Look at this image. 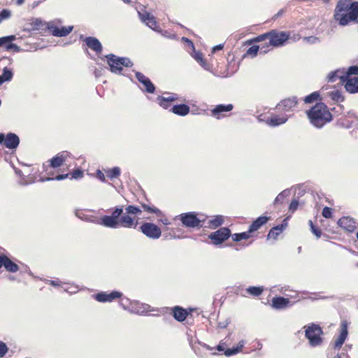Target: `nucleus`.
Wrapping results in <instances>:
<instances>
[{
    "label": "nucleus",
    "mask_w": 358,
    "mask_h": 358,
    "mask_svg": "<svg viewBox=\"0 0 358 358\" xmlns=\"http://www.w3.org/2000/svg\"><path fill=\"white\" fill-rule=\"evenodd\" d=\"M20 143L19 137L13 133H8L5 135L3 133H0V145H3L6 148L13 150L16 149Z\"/></svg>",
    "instance_id": "obj_12"
},
{
    "label": "nucleus",
    "mask_w": 358,
    "mask_h": 358,
    "mask_svg": "<svg viewBox=\"0 0 358 358\" xmlns=\"http://www.w3.org/2000/svg\"><path fill=\"white\" fill-rule=\"evenodd\" d=\"M96 177L102 182L106 181L105 175L101 170H97L96 171Z\"/></svg>",
    "instance_id": "obj_50"
},
{
    "label": "nucleus",
    "mask_w": 358,
    "mask_h": 358,
    "mask_svg": "<svg viewBox=\"0 0 358 358\" xmlns=\"http://www.w3.org/2000/svg\"><path fill=\"white\" fill-rule=\"evenodd\" d=\"M165 94L168 95L167 96H158L157 98V102L159 105L163 108L168 109L172 106V103L178 100V96L176 94H170L165 93Z\"/></svg>",
    "instance_id": "obj_19"
},
{
    "label": "nucleus",
    "mask_w": 358,
    "mask_h": 358,
    "mask_svg": "<svg viewBox=\"0 0 358 358\" xmlns=\"http://www.w3.org/2000/svg\"><path fill=\"white\" fill-rule=\"evenodd\" d=\"M6 50L7 51L13 50L15 52H19L20 51V47L17 46L16 44L14 43H8L6 46Z\"/></svg>",
    "instance_id": "obj_47"
},
{
    "label": "nucleus",
    "mask_w": 358,
    "mask_h": 358,
    "mask_svg": "<svg viewBox=\"0 0 358 358\" xmlns=\"http://www.w3.org/2000/svg\"><path fill=\"white\" fill-rule=\"evenodd\" d=\"M49 284L54 287L61 286V282L59 280H49Z\"/></svg>",
    "instance_id": "obj_52"
},
{
    "label": "nucleus",
    "mask_w": 358,
    "mask_h": 358,
    "mask_svg": "<svg viewBox=\"0 0 358 358\" xmlns=\"http://www.w3.org/2000/svg\"><path fill=\"white\" fill-rule=\"evenodd\" d=\"M6 38L9 43H11L12 41H13L16 39V37L15 35L7 36H6Z\"/></svg>",
    "instance_id": "obj_53"
},
{
    "label": "nucleus",
    "mask_w": 358,
    "mask_h": 358,
    "mask_svg": "<svg viewBox=\"0 0 358 358\" xmlns=\"http://www.w3.org/2000/svg\"><path fill=\"white\" fill-rule=\"evenodd\" d=\"M320 99V94L318 92H314L306 96L304 99V101L306 103H311Z\"/></svg>",
    "instance_id": "obj_39"
},
{
    "label": "nucleus",
    "mask_w": 358,
    "mask_h": 358,
    "mask_svg": "<svg viewBox=\"0 0 358 358\" xmlns=\"http://www.w3.org/2000/svg\"><path fill=\"white\" fill-rule=\"evenodd\" d=\"M161 222L165 225H169L170 224V222L167 218L162 219Z\"/></svg>",
    "instance_id": "obj_57"
},
{
    "label": "nucleus",
    "mask_w": 358,
    "mask_h": 358,
    "mask_svg": "<svg viewBox=\"0 0 358 358\" xmlns=\"http://www.w3.org/2000/svg\"><path fill=\"white\" fill-rule=\"evenodd\" d=\"M234 106L231 103L227 105L219 104L217 105L212 110L211 115L217 119H220L224 117V113L232 110Z\"/></svg>",
    "instance_id": "obj_21"
},
{
    "label": "nucleus",
    "mask_w": 358,
    "mask_h": 358,
    "mask_svg": "<svg viewBox=\"0 0 358 358\" xmlns=\"http://www.w3.org/2000/svg\"><path fill=\"white\" fill-rule=\"evenodd\" d=\"M330 96L333 100L336 101H343L344 100V97L343 96L341 92L338 90L331 92Z\"/></svg>",
    "instance_id": "obj_41"
},
{
    "label": "nucleus",
    "mask_w": 358,
    "mask_h": 358,
    "mask_svg": "<svg viewBox=\"0 0 358 358\" xmlns=\"http://www.w3.org/2000/svg\"><path fill=\"white\" fill-rule=\"evenodd\" d=\"M298 104V99L296 96L286 98L277 104L276 108L278 110L287 113L293 110Z\"/></svg>",
    "instance_id": "obj_14"
},
{
    "label": "nucleus",
    "mask_w": 358,
    "mask_h": 358,
    "mask_svg": "<svg viewBox=\"0 0 358 358\" xmlns=\"http://www.w3.org/2000/svg\"><path fill=\"white\" fill-rule=\"evenodd\" d=\"M106 176L113 180L114 178H117L120 176V169L117 166L113 167L112 169H109L105 171Z\"/></svg>",
    "instance_id": "obj_38"
},
{
    "label": "nucleus",
    "mask_w": 358,
    "mask_h": 358,
    "mask_svg": "<svg viewBox=\"0 0 358 358\" xmlns=\"http://www.w3.org/2000/svg\"><path fill=\"white\" fill-rule=\"evenodd\" d=\"M299 206V202L296 200H293L289 206V210L292 212H294Z\"/></svg>",
    "instance_id": "obj_49"
},
{
    "label": "nucleus",
    "mask_w": 358,
    "mask_h": 358,
    "mask_svg": "<svg viewBox=\"0 0 358 358\" xmlns=\"http://www.w3.org/2000/svg\"><path fill=\"white\" fill-rule=\"evenodd\" d=\"M10 16V12L8 10L3 9L0 13V18L2 20L7 19Z\"/></svg>",
    "instance_id": "obj_48"
},
{
    "label": "nucleus",
    "mask_w": 358,
    "mask_h": 358,
    "mask_svg": "<svg viewBox=\"0 0 358 358\" xmlns=\"http://www.w3.org/2000/svg\"><path fill=\"white\" fill-rule=\"evenodd\" d=\"M1 22V19L0 18V22Z\"/></svg>",
    "instance_id": "obj_62"
},
{
    "label": "nucleus",
    "mask_w": 358,
    "mask_h": 358,
    "mask_svg": "<svg viewBox=\"0 0 358 358\" xmlns=\"http://www.w3.org/2000/svg\"><path fill=\"white\" fill-rule=\"evenodd\" d=\"M140 231L151 239H157L162 235L161 229L152 222H143L140 227Z\"/></svg>",
    "instance_id": "obj_9"
},
{
    "label": "nucleus",
    "mask_w": 358,
    "mask_h": 358,
    "mask_svg": "<svg viewBox=\"0 0 358 358\" xmlns=\"http://www.w3.org/2000/svg\"><path fill=\"white\" fill-rule=\"evenodd\" d=\"M106 58L112 73H122L123 66L131 67L133 66V63L127 57H119L113 54H109L106 55Z\"/></svg>",
    "instance_id": "obj_7"
},
{
    "label": "nucleus",
    "mask_w": 358,
    "mask_h": 358,
    "mask_svg": "<svg viewBox=\"0 0 358 358\" xmlns=\"http://www.w3.org/2000/svg\"><path fill=\"white\" fill-rule=\"evenodd\" d=\"M264 291L263 287H255L251 286L245 289L246 294L252 296H260Z\"/></svg>",
    "instance_id": "obj_36"
},
{
    "label": "nucleus",
    "mask_w": 358,
    "mask_h": 358,
    "mask_svg": "<svg viewBox=\"0 0 358 358\" xmlns=\"http://www.w3.org/2000/svg\"><path fill=\"white\" fill-rule=\"evenodd\" d=\"M309 225H310V230L312 231V233L317 237V238H320L321 235H322V231L321 230L317 227L315 225H314L313 222L312 220H309Z\"/></svg>",
    "instance_id": "obj_42"
},
{
    "label": "nucleus",
    "mask_w": 358,
    "mask_h": 358,
    "mask_svg": "<svg viewBox=\"0 0 358 358\" xmlns=\"http://www.w3.org/2000/svg\"><path fill=\"white\" fill-rule=\"evenodd\" d=\"M345 77H358V66H352L345 72Z\"/></svg>",
    "instance_id": "obj_40"
},
{
    "label": "nucleus",
    "mask_w": 358,
    "mask_h": 358,
    "mask_svg": "<svg viewBox=\"0 0 358 358\" xmlns=\"http://www.w3.org/2000/svg\"><path fill=\"white\" fill-rule=\"evenodd\" d=\"M196 59L197 60H202V55L201 54H196Z\"/></svg>",
    "instance_id": "obj_58"
},
{
    "label": "nucleus",
    "mask_w": 358,
    "mask_h": 358,
    "mask_svg": "<svg viewBox=\"0 0 358 358\" xmlns=\"http://www.w3.org/2000/svg\"><path fill=\"white\" fill-rule=\"evenodd\" d=\"M288 117L286 115L271 114L270 117L266 120V122L269 126L276 127L285 123Z\"/></svg>",
    "instance_id": "obj_27"
},
{
    "label": "nucleus",
    "mask_w": 358,
    "mask_h": 358,
    "mask_svg": "<svg viewBox=\"0 0 358 358\" xmlns=\"http://www.w3.org/2000/svg\"><path fill=\"white\" fill-rule=\"evenodd\" d=\"M70 175L71 179H80L84 176V172L81 169H76L73 170L71 173L59 174L55 177H47L45 180H61L69 178Z\"/></svg>",
    "instance_id": "obj_20"
},
{
    "label": "nucleus",
    "mask_w": 358,
    "mask_h": 358,
    "mask_svg": "<svg viewBox=\"0 0 358 358\" xmlns=\"http://www.w3.org/2000/svg\"><path fill=\"white\" fill-rule=\"evenodd\" d=\"M142 209L148 213H153L158 216L162 215V211L155 206H150L146 203H141Z\"/></svg>",
    "instance_id": "obj_35"
},
{
    "label": "nucleus",
    "mask_w": 358,
    "mask_h": 358,
    "mask_svg": "<svg viewBox=\"0 0 358 358\" xmlns=\"http://www.w3.org/2000/svg\"><path fill=\"white\" fill-rule=\"evenodd\" d=\"M143 210L134 205H128L125 208V213L122 214L123 209L120 206L114 208L111 215H104L100 218L99 224L106 227L115 229L119 227L136 229L138 225L139 216Z\"/></svg>",
    "instance_id": "obj_1"
},
{
    "label": "nucleus",
    "mask_w": 358,
    "mask_h": 358,
    "mask_svg": "<svg viewBox=\"0 0 358 358\" xmlns=\"http://www.w3.org/2000/svg\"><path fill=\"white\" fill-rule=\"evenodd\" d=\"M337 79H339V83L343 85L345 80V72L337 70L334 72H331L328 76V82L334 83L336 81Z\"/></svg>",
    "instance_id": "obj_31"
},
{
    "label": "nucleus",
    "mask_w": 358,
    "mask_h": 358,
    "mask_svg": "<svg viewBox=\"0 0 358 358\" xmlns=\"http://www.w3.org/2000/svg\"><path fill=\"white\" fill-rule=\"evenodd\" d=\"M322 215L325 218H331L332 217V209L329 207H324L322 210Z\"/></svg>",
    "instance_id": "obj_45"
},
{
    "label": "nucleus",
    "mask_w": 358,
    "mask_h": 358,
    "mask_svg": "<svg viewBox=\"0 0 358 358\" xmlns=\"http://www.w3.org/2000/svg\"><path fill=\"white\" fill-rule=\"evenodd\" d=\"M136 9L141 20L145 22L149 27L154 30L159 27L155 17L148 12L142 4H139L136 6Z\"/></svg>",
    "instance_id": "obj_10"
},
{
    "label": "nucleus",
    "mask_w": 358,
    "mask_h": 358,
    "mask_svg": "<svg viewBox=\"0 0 358 358\" xmlns=\"http://www.w3.org/2000/svg\"><path fill=\"white\" fill-rule=\"evenodd\" d=\"M8 41H7L6 36H3V37H1L0 38V47L3 46V45H5V47L6 46L7 44H8Z\"/></svg>",
    "instance_id": "obj_51"
},
{
    "label": "nucleus",
    "mask_w": 358,
    "mask_h": 358,
    "mask_svg": "<svg viewBox=\"0 0 358 358\" xmlns=\"http://www.w3.org/2000/svg\"><path fill=\"white\" fill-rule=\"evenodd\" d=\"M306 114L310 124L317 128H322L333 119L329 108L322 102L317 103L309 110H307Z\"/></svg>",
    "instance_id": "obj_4"
},
{
    "label": "nucleus",
    "mask_w": 358,
    "mask_h": 358,
    "mask_svg": "<svg viewBox=\"0 0 358 358\" xmlns=\"http://www.w3.org/2000/svg\"><path fill=\"white\" fill-rule=\"evenodd\" d=\"M8 348L6 344L2 341H0V358L4 357L8 352Z\"/></svg>",
    "instance_id": "obj_46"
},
{
    "label": "nucleus",
    "mask_w": 358,
    "mask_h": 358,
    "mask_svg": "<svg viewBox=\"0 0 358 358\" xmlns=\"http://www.w3.org/2000/svg\"><path fill=\"white\" fill-rule=\"evenodd\" d=\"M135 77L139 83H141L145 87V92L153 94L155 92V86L152 81L141 72H136Z\"/></svg>",
    "instance_id": "obj_18"
},
{
    "label": "nucleus",
    "mask_w": 358,
    "mask_h": 358,
    "mask_svg": "<svg viewBox=\"0 0 358 358\" xmlns=\"http://www.w3.org/2000/svg\"><path fill=\"white\" fill-rule=\"evenodd\" d=\"M290 34L287 31H278L277 29H272L266 33L260 34L255 38L248 41V44H252V43L264 42L268 40V42H266L262 44V52L263 53L268 52L271 50V47H280L285 45V43L289 40Z\"/></svg>",
    "instance_id": "obj_2"
},
{
    "label": "nucleus",
    "mask_w": 358,
    "mask_h": 358,
    "mask_svg": "<svg viewBox=\"0 0 358 358\" xmlns=\"http://www.w3.org/2000/svg\"><path fill=\"white\" fill-rule=\"evenodd\" d=\"M343 85L348 92L358 93V77H345Z\"/></svg>",
    "instance_id": "obj_23"
},
{
    "label": "nucleus",
    "mask_w": 358,
    "mask_h": 358,
    "mask_svg": "<svg viewBox=\"0 0 358 358\" xmlns=\"http://www.w3.org/2000/svg\"><path fill=\"white\" fill-rule=\"evenodd\" d=\"M287 194L288 193L285 190L280 192L275 199L274 204L282 203Z\"/></svg>",
    "instance_id": "obj_43"
},
{
    "label": "nucleus",
    "mask_w": 358,
    "mask_h": 358,
    "mask_svg": "<svg viewBox=\"0 0 358 358\" xmlns=\"http://www.w3.org/2000/svg\"><path fill=\"white\" fill-rule=\"evenodd\" d=\"M231 236V231L227 227H222L211 233L208 238L215 245H220Z\"/></svg>",
    "instance_id": "obj_11"
},
{
    "label": "nucleus",
    "mask_w": 358,
    "mask_h": 358,
    "mask_svg": "<svg viewBox=\"0 0 358 358\" xmlns=\"http://www.w3.org/2000/svg\"><path fill=\"white\" fill-rule=\"evenodd\" d=\"M122 293L119 291H112L111 292H101L93 295V298L101 303L112 302L113 301L120 299Z\"/></svg>",
    "instance_id": "obj_13"
},
{
    "label": "nucleus",
    "mask_w": 358,
    "mask_h": 358,
    "mask_svg": "<svg viewBox=\"0 0 358 358\" xmlns=\"http://www.w3.org/2000/svg\"><path fill=\"white\" fill-rule=\"evenodd\" d=\"M357 22H358V20H357Z\"/></svg>",
    "instance_id": "obj_63"
},
{
    "label": "nucleus",
    "mask_w": 358,
    "mask_h": 358,
    "mask_svg": "<svg viewBox=\"0 0 358 358\" xmlns=\"http://www.w3.org/2000/svg\"><path fill=\"white\" fill-rule=\"evenodd\" d=\"M232 240L235 242H239L242 240H246L251 237H253L255 235L248 233V230L242 233H236L234 234H231Z\"/></svg>",
    "instance_id": "obj_34"
},
{
    "label": "nucleus",
    "mask_w": 358,
    "mask_h": 358,
    "mask_svg": "<svg viewBox=\"0 0 358 358\" xmlns=\"http://www.w3.org/2000/svg\"><path fill=\"white\" fill-rule=\"evenodd\" d=\"M338 1L334 11V19L341 26L358 19V1Z\"/></svg>",
    "instance_id": "obj_3"
},
{
    "label": "nucleus",
    "mask_w": 358,
    "mask_h": 358,
    "mask_svg": "<svg viewBox=\"0 0 358 358\" xmlns=\"http://www.w3.org/2000/svg\"><path fill=\"white\" fill-rule=\"evenodd\" d=\"M284 222H285V220H284ZM286 227L287 222H285L284 224L272 227L268 234V238L276 239L278 236L282 233Z\"/></svg>",
    "instance_id": "obj_32"
},
{
    "label": "nucleus",
    "mask_w": 358,
    "mask_h": 358,
    "mask_svg": "<svg viewBox=\"0 0 358 358\" xmlns=\"http://www.w3.org/2000/svg\"><path fill=\"white\" fill-rule=\"evenodd\" d=\"M333 358H348V355L345 353L342 352V353L337 354Z\"/></svg>",
    "instance_id": "obj_55"
},
{
    "label": "nucleus",
    "mask_w": 358,
    "mask_h": 358,
    "mask_svg": "<svg viewBox=\"0 0 358 358\" xmlns=\"http://www.w3.org/2000/svg\"><path fill=\"white\" fill-rule=\"evenodd\" d=\"M356 236H357V238L358 240V231L357 232Z\"/></svg>",
    "instance_id": "obj_61"
},
{
    "label": "nucleus",
    "mask_w": 358,
    "mask_h": 358,
    "mask_svg": "<svg viewBox=\"0 0 358 358\" xmlns=\"http://www.w3.org/2000/svg\"><path fill=\"white\" fill-rule=\"evenodd\" d=\"M73 29V26L57 27L55 24H48V29L51 32L52 35L57 37L66 36L69 34Z\"/></svg>",
    "instance_id": "obj_17"
},
{
    "label": "nucleus",
    "mask_w": 358,
    "mask_h": 358,
    "mask_svg": "<svg viewBox=\"0 0 358 358\" xmlns=\"http://www.w3.org/2000/svg\"><path fill=\"white\" fill-rule=\"evenodd\" d=\"M190 108L186 104H177L172 106L171 111L180 116H185L189 113Z\"/></svg>",
    "instance_id": "obj_30"
},
{
    "label": "nucleus",
    "mask_w": 358,
    "mask_h": 358,
    "mask_svg": "<svg viewBox=\"0 0 358 358\" xmlns=\"http://www.w3.org/2000/svg\"><path fill=\"white\" fill-rule=\"evenodd\" d=\"M224 343H220L217 347V350L219 352H224V354L226 356H231L237 354L238 352H241L243 345L244 342L243 341H240L236 347H233L232 348H228L225 350Z\"/></svg>",
    "instance_id": "obj_26"
},
{
    "label": "nucleus",
    "mask_w": 358,
    "mask_h": 358,
    "mask_svg": "<svg viewBox=\"0 0 358 358\" xmlns=\"http://www.w3.org/2000/svg\"><path fill=\"white\" fill-rule=\"evenodd\" d=\"M29 29L31 31H42L48 29V24L39 19L33 20L30 23H29Z\"/></svg>",
    "instance_id": "obj_33"
},
{
    "label": "nucleus",
    "mask_w": 358,
    "mask_h": 358,
    "mask_svg": "<svg viewBox=\"0 0 358 358\" xmlns=\"http://www.w3.org/2000/svg\"><path fill=\"white\" fill-rule=\"evenodd\" d=\"M192 311L193 309L192 308L185 309L179 306H176L171 308V314L178 322L185 321L187 316L191 314Z\"/></svg>",
    "instance_id": "obj_15"
},
{
    "label": "nucleus",
    "mask_w": 358,
    "mask_h": 358,
    "mask_svg": "<svg viewBox=\"0 0 358 358\" xmlns=\"http://www.w3.org/2000/svg\"><path fill=\"white\" fill-rule=\"evenodd\" d=\"M224 222V217L222 215H216L213 217L211 219L207 220L204 224L203 227L210 229H216L221 226Z\"/></svg>",
    "instance_id": "obj_29"
},
{
    "label": "nucleus",
    "mask_w": 358,
    "mask_h": 358,
    "mask_svg": "<svg viewBox=\"0 0 358 358\" xmlns=\"http://www.w3.org/2000/svg\"><path fill=\"white\" fill-rule=\"evenodd\" d=\"M182 40L185 42H186L188 45H191V46H193V43L191 40H189V38H186V37H182Z\"/></svg>",
    "instance_id": "obj_56"
},
{
    "label": "nucleus",
    "mask_w": 358,
    "mask_h": 358,
    "mask_svg": "<svg viewBox=\"0 0 358 358\" xmlns=\"http://www.w3.org/2000/svg\"><path fill=\"white\" fill-rule=\"evenodd\" d=\"M262 44L260 45H255L251 46L250 48H249L247 50L246 52L243 55V57H249V56L251 57H254L257 56L259 50H260L262 52Z\"/></svg>",
    "instance_id": "obj_37"
},
{
    "label": "nucleus",
    "mask_w": 358,
    "mask_h": 358,
    "mask_svg": "<svg viewBox=\"0 0 358 358\" xmlns=\"http://www.w3.org/2000/svg\"><path fill=\"white\" fill-rule=\"evenodd\" d=\"M17 4H18V5H20V4H22L24 1H17Z\"/></svg>",
    "instance_id": "obj_60"
},
{
    "label": "nucleus",
    "mask_w": 358,
    "mask_h": 358,
    "mask_svg": "<svg viewBox=\"0 0 358 358\" xmlns=\"http://www.w3.org/2000/svg\"><path fill=\"white\" fill-rule=\"evenodd\" d=\"M224 45L222 44L217 45L213 48V52H215L216 50H220L223 49Z\"/></svg>",
    "instance_id": "obj_54"
},
{
    "label": "nucleus",
    "mask_w": 358,
    "mask_h": 358,
    "mask_svg": "<svg viewBox=\"0 0 358 358\" xmlns=\"http://www.w3.org/2000/svg\"><path fill=\"white\" fill-rule=\"evenodd\" d=\"M348 322L343 320L341 323V331L339 336L335 339L334 343V348L339 350L344 343L348 336Z\"/></svg>",
    "instance_id": "obj_16"
},
{
    "label": "nucleus",
    "mask_w": 358,
    "mask_h": 358,
    "mask_svg": "<svg viewBox=\"0 0 358 358\" xmlns=\"http://www.w3.org/2000/svg\"><path fill=\"white\" fill-rule=\"evenodd\" d=\"M282 12H283V10H280V11H279V12H278V13L274 16V17L275 18V17H278L280 15H281V14L282 13Z\"/></svg>",
    "instance_id": "obj_59"
},
{
    "label": "nucleus",
    "mask_w": 358,
    "mask_h": 358,
    "mask_svg": "<svg viewBox=\"0 0 358 358\" xmlns=\"http://www.w3.org/2000/svg\"><path fill=\"white\" fill-rule=\"evenodd\" d=\"M340 227L348 232H352L355 230L356 226L354 220L350 217H343L338 220Z\"/></svg>",
    "instance_id": "obj_24"
},
{
    "label": "nucleus",
    "mask_w": 358,
    "mask_h": 358,
    "mask_svg": "<svg viewBox=\"0 0 358 358\" xmlns=\"http://www.w3.org/2000/svg\"><path fill=\"white\" fill-rule=\"evenodd\" d=\"M290 305V301L282 296L273 297L271 301V306L277 310L285 309Z\"/></svg>",
    "instance_id": "obj_28"
},
{
    "label": "nucleus",
    "mask_w": 358,
    "mask_h": 358,
    "mask_svg": "<svg viewBox=\"0 0 358 358\" xmlns=\"http://www.w3.org/2000/svg\"><path fill=\"white\" fill-rule=\"evenodd\" d=\"M179 220L182 225L187 228H201L206 223L207 215L196 212H189L180 214Z\"/></svg>",
    "instance_id": "obj_5"
},
{
    "label": "nucleus",
    "mask_w": 358,
    "mask_h": 358,
    "mask_svg": "<svg viewBox=\"0 0 358 358\" xmlns=\"http://www.w3.org/2000/svg\"><path fill=\"white\" fill-rule=\"evenodd\" d=\"M305 336L308 340L310 346L316 347L322 343L323 331L319 324L311 323L304 326Z\"/></svg>",
    "instance_id": "obj_6"
},
{
    "label": "nucleus",
    "mask_w": 358,
    "mask_h": 358,
    "mask_svg": "<svg viewBox=\"0 0 358 358\" xmlns=\"http://www.w3.org/2000/svg\"><path fill=\"white\" fill-rule=\"evenodd\" d=\"M270 220L268 216H260L254 220L248 228V233L254 235V233L258 231L262 226L266 224Z\"/></svg>",
    "instance_id": "obj_25"
},
{
    "label": "nucleus",
    "mask_w": 358,
    "mask_h": 358,
    "mask_svg": "<svg viewBox=\"0 0 358 358\" xmlns=\"http://www.w3.org/2000/svg\"><path fill=\"white\" fill-rule=\"evenodd\" d=\"M84 42L87 48L94 51L97 55L101 54L102 52V45L96 38L88 36L85 38Z\"/></svg>",
    "instance_id": "obj_22"
},
{
    "label": "nucleus",
    "mask_w": 358,
    "mask_h": 358,
    "mask_svg": "<svg viewBox=\"0 0 358 358\" xmlns=\"http://www.w3.org/2000/svg\"><path fill=\"white\" fill-rule=\"evenodd\" d=\"M69 157H70V153L67 151H62L51 158L48 161V166L45 169V172L48 176V177H54L53 173L48 171V168L56 169L62 166Z\"/></svg>",
    "instance_id": "obj_8"
},
{
    "label": "nucleus",
    "mask_w": 358,
    "mask_h": 358,
    "mask_svg": "<svg viewBox=\"0 0 358 358\" xmlns=\"http://www.w3.org/2000/svg\"><path fill=\"white\" fill-rule=\"evenodd\" d=\"M1 77H2V78H3V81L4 82L5 81H8V80H11V78L13 77V73L8 69L5 68L3 69V73L1 76Z\"/></svg>",
    "instance_id": "obj_44"
}]
</instances>
